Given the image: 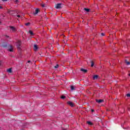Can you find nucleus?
I'll return each instance as SVG.
<instances>
[{"label":"nucleus","mask_w":130,"mask_h":130,"mask_svg":"<svg viewBox=\"0 0 130 130\" xmlns=\"http://www.w3.org/2000/svg\"><path fill=\"white\" fill-rule=\"evenodd\" d=\"M63 4H58L56 5V9H60L62 8Z\"/></svg>","instance_id":"f257e3e1"},{"label":"nucleus","mask_w":130,"mask_h":130,"mask_svg":"<svg viewBox=\"0 0 130 130\" xmlns=\"http://www.w3.org/2000/svg\"><path fill=\"white\" fill-rule=\"evenodd\" d=\"M11 32H16V28L14 26L9 27Z\"/></svg>","instance_id":"f03ea898"},{"label":"nucleus","mask_w":130,"mask_h":130,"mask_svg":"<svg viewBox=\"0 0 130 130\" xmlns=\"http://www.w3.org/2000/svg\"><path fill=\"white\" fill-rule=\"evenodd\" d=\"M67 103L68 105H70L71 106V107H74V103H73L72 102L69 101Z\"/></svg>","instance_id":"7ed1b4c3"},{"label":"nucleus","mask_w":130,"mask_h":130,"mask_svg":"<svg viewBox=\"0 0 130 130\" xmlns=\"http://www.w3.org/2000/svg\"><path fill=\"white\" fill-rule=\"evenodd\" d=\"M17 46L18 48H20V46H21V41H18L17 44Z\"/></svg>","instance_id":"20e7f679"},{"label":"nucleus","mask_w":130,"mask_h":130,"mask_svg":"<svg viewBox=\"0 0 130 130\" xmlns=\"http://www.w3.org/2000/svg\"><path fill=\"white\" fill-rule=\"evenodd\" d=\"M103 101V100H96V102H97V103H99V104H100V103H102Z\"/></svg>","instance_id":"39448f33"},{"label":"nucleus","mask_w":130,"mask_h":130,"mask_svg":"<svg viewBox=\"0 0 130 130\" xmlns=\"http://www.w3.org/2000/svg\"><path fill=\"white\" fill-rule=\"evenodd\" d=\"M34 49L35 51H37V49H38V47L36 45H34Z\"/></svg>","instance_id":"423d86ee"},{"label":"nucleus","mask_w":130,"mask_h":130,"mask_svg":"<svg viewBox=\"0 0 130 130\" xmlns=\"http://www.w3.org/2000/svg\"><path fill=\"white\" fill-rule=\"evenodd\" d=\"M98 78H99V76H98V75H94L93 77V80H97L98 79Z\"/></svg>","instance_id":"0eeeda50"},{"label":"nucleus","mask_w":130,"mask_h":130,"mask_svg":"<svg viewBox=\"0 0 130 130\" xmlns=\"http://www.w3.org/2000/svg\"><path fill=\"white\" fill-rule=\"evenodd\" d=\"M9 51L10 52H13V46H10L9 48Z\"/></svg>","instance_id":"6e6552de"},{"label":"nucleus","mask_w":130,"mask_h":130,"mask_svg":"<svg viewBox=\"0 0 130 130\" xmlns=\"http://www.w3.org/2000/svg\"><path fill=\"white\" fill-rule=\"evenodd\" d=\"M39 12V10L38 9H36V12L34 13L35 15H37V14H38V12Z\"/></svg>","instance_id":"1a4fd4ad"},{"label":"nucleus","mask_w":130,"mask_h":130,"mask_svg":"<svg viewBox=\"0 0 130 130\" xmlns=\"http://www.w3.org/2000/svg\"><path fill=\"white\" fill-rule=\"evenodd\" d=\"M81 72H83V73H87V70H85L84 69H81Z\"/></svg>","instance_id":"9d476101"},{"label":"nucleus","mask_w":130,"mask_h":130,"mask_svg":"<svg viewBox=\"0 0 130 130\" xmlns=\"http://www.w3.org/2000/svg\"><path fill=\"white\" fill-rule=\"evenodd\" d=\"M13 12H14V11H12V10H8V13H9V14H10V15H12Z\"/></svg>","instance_id":"9b49d317"},{"label":"nucleus","mask_w":130,"mask_h":130,"mask_svg":"<svg viewBox=\"0 0 130 130\" xmlns=\"http://www.w3.org/2000/svg\"><path fill=\"white\" fill-rule=\"evenodd\" d=\"M87 123L88 124H89V125H92V124H93V123H91V121H88L87 122Z\"/></svg>","instance_id":"f8f14e48"},{"label":"nucleus","mask_w":130,"mask_h":130,"mask_svg":"<svg viewBox=\"0 0 130 130\" xmlns=\"http://www.w3.org/2000/svg\"><path fill=\"white\" fill-rule=\"evenodd\" d=\"M125 62L126 63L127 66L130 65V62L129 61H127L126 60H125Z\"/></svg>","instance_id":"ddd939ff"},{"label":"nucleus","mask_w":130,"mask_h":130,"mask_svg":"<svg viewBox=\"0 0 130 130\" xmlns=\"http://www.w3.org/2000/svg\"><path fill=\"white\" fill-rule=\"evenodd\" d=\"M8 73H12V69L10 68L7 70Z\"/></svg>","instance_id":"4468645a"},{"label":"nucleus","mask_w":130,"mask_h":130,"mask_svg":"<svg viewBox=\"0 0 130 130\" xmlns=\"http://www.w3.org/2000/svg\"><path fill=\"white\" fill-rule=\"evenodd\" d=\"M29 34H30V35H32V36L34 35V34L33 32H32V31H31V30H29Z\"/></svg>","instance_id":"2eb2a0df"},{"label":"nucleus","mask_w":130,"mask_h":130,"mask_svg":"<svg viewBox=\"0 0 130 130\" xmlns=\"http://www.w3.org/2000/svg\"><path fill=\"white\" fill-rule=\"evenodd\" d=\"M91 67H94V62H93V61H91Z\"/></svg>","instance_id":"dca6fc26"},{"label":"nucleus","mask_w":130,"mask_h":130,"mask_svg":"<svg viewBox=\"0 0 130 130\" xmlns=\"http://www.w3.org/2000/svg\"><path fill=\"white\" fill-rule=\"evenodd\" d=\"M84 10L86 11V12H89V11H90V9L87 8H85Z\"/></svg>","instance_id":"f3484780"},{"label":"nucleus","mask_w":130,"mask_h":130,"mask_svg":"<svg viewBox=\"0 0 130 130\" xmlns=\"http://www.w3.org/2000/svg\"><path fill=\"white\" fill-rule=\"evenodd\" d=\"M71 90H75V87L73 86H71Z\"/></svg>","instance_id":"a211bd4d"},{"label":"nucleus","mask_w":130,"mask_h":130,"mask_svg":"<svg viewBox=\"0 0 130 130\" xmlns=\"http://www.w3.org/2000/svg\"><path fill=\"white\" fill-rule=\"evenodd\" d=\"M61 99H64V98H66V96H64V95H62V96H61Z\"/></svg>","instance_id":"6ab92c4d"},{"label":"nucleus","mask_w":130,"mask_h":130,"mask_svg":"<svg viewBox=\"0 0 130 130\" xmlns=\"http://www.w3.org/2000/svg\"><path fill=\"white\" fill-rule=\"evenodd\" d=\"M58 64H57L56 66L54 67L55 69H58Z\"/></svg>","instance_id":"aec40b11"},{"label":"nucleus","mask_w":130,"mask_h":130,"mask_svg":"<svg viewBox=\"0 0 130 130\" xmlns=\"http://www.w3.org/2000/svg\"><path fill=\"white\" fill-rule=\"evenodd\" d=\"M42 7L43 8H45V7H46L45 4H43V5H42Z\"/></svg>","instance_id":"412c9836"},{"label":"nucleus","mask_w":130,"mask_h":130,"mask_svg":"<svg viewBox=\"0 0 130 130\" xmlns=\"http://www.w3.org/2000/svg\"><path fill=\"white\" fill-rule=\"evenodd\" d=\"M127 97H130V93H128L126 94Z\"/></svg>","instance_id":"4be33fe9"},{"label":"nucleus","mask_w":130,"mask_h":130,"mask_svg":"<svg viewBox=\"0 0 130 130\" xmlns=\"http://www.w3.org/2000/svg\"><path fill=\"white\" fill-rule=\"evenodd\" d=\"M26 26H29V25H30L29 23H27L25 24Z\"/></svg>","instance_id":"5701e85b"},{"label":"nucleus","mask_w":130,"mask_h":130,"mask_svg":"<svg viewBox=\"0 0 130 130\" xmlns=\"http://www.w3.org/2000/svg\"><path fill=\"white\" fill-rule=\"evenodd\" d=\"M17 17H18V18H22V17H21V16H20V15H17Z\"/></svg>","instance_id":"b1692460"},{"label":"nucleus","mask_w":130,"mask_h":130,"mask_svg":"<svg viewBox=\"0 0 130 130\" xmlns=\"http://www.w3.org/2000/svg\"><path fill=\"white\" fill-rule=\"evenodd\" d=\"M101 35H102V36H104V33H102Z\"/></svg>","instance_id":"393cba45"},{"label":"nucleus","mask_w":130,"mask_h":130,"mask_svg":"<svg viewBox=\"0 0 130 130\" xmlns=\"http://www.w3.org/2000/svg\"><path fill=\"white\" fill-rule=\"evenodd\" d=\"M8 0H2V2H7Z\"/></svg>","instance_id":"a878e982"},{"label":"nucleus","mask_w":130,"mask_h":130,"mask_svg":"<svg viewBox=\"0 0 130 130\" xmlns=\"http://www.w3.org/2000/svg\"><path fill=\"white\" fill-rule=\"evenodd\" d=\"M15 3H18V0H15Z\"/></svg>","instance_id":"bb28decb"},{"label":"nucleus","mask_w":130,"mask_h":130,"mask_svg":"<svg viewBox=\"0 0 130 130\" xmlns=\"http://www.w3.org/2000/svg\"><path fill=\"white\" fill-rule=\"evenodd\" d=\"M0 9H3V7L2 6H0Z\"/></svg>","instance_id":"cd10ccee"},{"label":"nucleus","mask_w":130,"mask_h":130,"mask_svg":"<svg viewBox=\"0 0 130 130\" xmlns=\"http://www.w3.org/2000/svg\"><path fill=\"white\" fill-rule=\"evenodd\" d=\"M1 63H2V61H0V66H1Z\"/></svg>","instance_id":"c85d7f7f"},{"label":"nucleus","mask_w":130,"mask_h":130,"mask_svg":"<svg viewBox=\"0 0 130 130\" xmlns=\"http://www.w3.org/2000/svg\"><path fill=\"white\" fill-rule=\"evenodd\" d=\"M31 61H30V60H29V61H28V62H30Z\"/></svg>","instance_id":"c756f323"},{"label":"nucleus","mask_w":130,"mask_h":130,"mask_svg":"<svg viewBox=\"0 0 130 130\" xmlns=\"http://www.w3.org/2000/svg\"><path fill=\"white\" fill-rule=\"evenodd\" d=\"M94 112V110H92V112Z\"/></svg>","instance_id":"7c9ffc66"},{"label":"nucleus","mask_w":130,"mask_h":130,"mask_svg":"<svg viewBox=\"0 0 130 130\" xmlns=\"http://www.w3.org/2000/svg\"><path fill=\"white\" fill-rule=\"evenodd\" d=\"M63 130H66V129H63Z\"/></svg>","instance_id":"2f4dec72"},{"label":"nucleus","mask_w":130,"mask_h":130,"mask_svg":"<svg viewBox=\"0 0 130 130\" xmlns=\"http://www.w3.org/2000/svg\"><path fill=\"white\" fill-rule=\"evenodd\" d=\"M129 76H130V74H129Z\"/></svg>","instance_id":"473e14b6"},{"label":"nucleus","mask_w":130,"mask_h":130,"mask_svg":"<svg viewBox=\"0 0 130 130\" xmlns=\"http://www.w3.org/2000/svg\"><path fill=\"white\" fill-rule=\"evenodd\" d=\"M1 21H0V24H1Z\"/></svg>","instance_id":"72a5a7b5"}]
</instances>
